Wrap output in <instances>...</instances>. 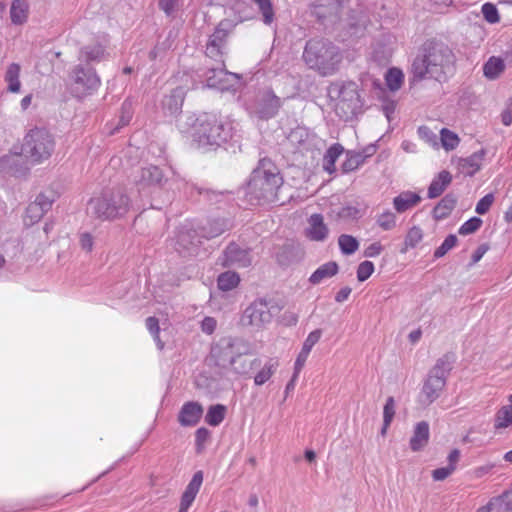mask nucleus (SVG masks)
<instances>
[{
  "label": "nucleus",
  "mask_w": 512,
  "mask_h": 512,
  "mask_svg": "<svg viewBox=\"0 0 512 512\" xmlns=\"http://www.w3.org/2000/svg\"><path fill=\"white\" fill-rule=\"evenodd\" d=\"M282 184L283 179L278 167L270 159L263 158L251 173L247 195L251 201L255 200L259 204L274 202Z\"/></svg>",
  "instance_id": "f257e3e1"
},
{
  "label": "nucleus",
  "mask_w": 512,
  "mask_h": 512,
  "mask_svg": "<svg viewBox=\"0 0 512 512\" xmlns=\"http://www.w3.org/2000/svg\"><path fill=\"white\" fill-rule=\"evenodd\" d=\"M303 60L306 65L321 76H331L338 71L342 61L339 48L331 41L323 38H314L307 41Z\"/></svg>",
  "instance_id": "f03ea898"
},
{
  "label": "nucleus",
  "mask_w": 512,
  "mask_h": 512,
  "mask_svg": "<svg viewBox=\"0 0 512 512\" xmlns=\"http://www.w3.org/2000/svg\"><path fill=\"white\" fill-rule=\"evenodd\" d=\"M230 135V128L213 113H203L193 123L192 138L198 149L210 150L219 147Z\"/></svg>",
  "instance_id": "7ed1b4c3"
},
{
  "label": "nucleus",
  "mask_w": 512,
  "mask_h": 512,
  "mask_svg": "<svg viewBox=\"0 0 512 512\" xmlns=\"http://www.w3.org/2000/svg\"><path fill=\"white\" fill-rule=\"evenodd\" d=\"M128 206V197L118 190L92 198L88 203L87 212L97 219L108 220L124 215L128 211Z\"/></svg>",
  "instance_id": "20e7f679"
},
{
  "label": "nucleus",
  "mask_w": 512,
  "mask_h": 512,
  "mask_svg": "<svg viewBox=\"0 0 512 512\" xmlns=\"http://www.w3.org/2000/svg\"><path fill=\"white\" fill-rule=\"evenodd\" d=\"M330 93L337 96L335 111L344 121L353 119L362 107L358 86L353 81L332 84Z\"/></svg>",
  "instance_id": "39448f33"
},
{
  "label": "nucleus",
  "mask_w": 512,
  "mask_h": 512,
  "mask_svg": "<svg viewBox=\"0 0 512 512\" xmlns=\"http://www.w3.org/2000/svg\"><path fill=\"white\" fill-rule=\"evenodd\" d=\"M54 147V138L48 130L34 128L24 137L22 152L32 162L41 163L51 157Z\"/></svg>",
  "instance_id": "423d86ee"
},
{
  "label": "nucleus",
  "mask_w": 512,
  "mask_h": 512,
  "mask_svg": "<svg viewBox=\"0 0 512 512\" xmlns=\"http://www.w3.org/2000/svg\"><path fill=\"white\" fill-rule=\"evenodd\" d=\"M69 81L71 93L79 99L92 95L101 85V79L95 69L83 63H79L71 69Z\"/></svg>",
  "instance_id": "0eeeda50"
},
{
  "label": "nucleus",
  "mask_w": 512,
  "mask_h": 512,
  "mask_svg": "<svg viewBox=\"0 0 512 512\" xmlns=\"http://www.w3.org/2000/svg\"><path fill=\"white\" fill-rule=\"evenodd\" d=\"M250 345L238 338L224 337L215 343L210 352V360L221 369H228L233 358L241 354H249Z\"/></svg>",
  "instance_id": "6e6552de"
},
{
  "label": "nucleus",
  "mask_w": 512,
  "mask_h": 512,
  "mask_svg": "<svg viewBox=\"0 0 512 512\" xmlns=\"http://www.w3.org/2000/svg\"><path fill=\"white\" fill-rule=\"evenodd\" d=\"M446 376V362L441 359L433 367L423 386L422 394L425 396V402L432 403L439 396L445 387Z\"/></svg>",
  "instance_id": "1a4fd4ad"
},
{
  "label": "nucleus",
  "mask_w": 512,
  "mask_h": 512,
  "mask_svg": "<svg viewBox=\"0 0 512 512\" xmlns=\"http://www.w3.org/2000/svg\"><path fill=\"white\" fill-rule=\"evenodd\" d=\"M282 106V100L275 95L271 89H264L257 93L254 104L253 112L260 119L273 118Z\"/></svg>",
  "instance_id": "9d476101"
},
{
  "label": "nucleus",
  "mask_w": 512,
  "mask_h": 512,
  "mask_svg": "<svg viewBox=\"0 0 512 512\" xmlns=\"http://www.w3.org/2000/svg\"><path fill=\"white\" fill-rule=\"evenodd\" d=\"M272 320L268 303L264 300H258L251 303L244 311L242 322L244 325L261 328Z\"/></svg>",
  "instance_id": "9b49d317"
},
{
  "label": "nucleus",
  "mask_w": 512,
  "mask_h": 512,
  "mask_svg": "<svg viewBox=\"0 0 512 512\" xmlns=\"http://www.w3.org/2000/svg\"><path fill=\"white\" fill-rule=\"evenodd\" d=\"M201 234L196 230L184 225L181 226L177 232L175 249L183 255H192L196 252L199 244Z\"/></svg>",
  "instance_id": "f8f14e48"
},
{
  "label": "nucleus",
  "mask_w": 512,
  "mask_h": 512,
  "mask_svg": "<svg viewBox=\"0 0 512 512\" xmlns=\"http://www.w3.org/2000/svg\"><path fill=\"white\" fill-rule=\"evenodd\" d=\"M167 182V177L163 171L155 165L142 167L135 176V183L139 189H145L151 186H163Z\"/></svg>",
  "instance_id": "ddd939ff"
},
{
  "label": "nucleus",
  "mask_w": 512,
  "mask_h": 512,
  "mask_svg": "<svg viewBox=\"0 0 512 512\" xmlns=\"http://www.w3.org/2000/svg\"><path fill=\"white\" fill-rule=\"evenodd\" d=\"M203 76L205 77L208 87L218 88L221 90L227 88L226 82L228 76H233L236 79H239L238 74L228 72L225 69L224 61H219V63L211 66L207 65V70L204 72Z\"/></svg>",
  "instance_id": "4468645a"
},
{
  "label": "nucleus",
  "mask_w": 512,
  "mask_h": 512,
  "mask_svg": "<svg viewBox=\"0 0 512 512\" xmlns=\"http://www.w3.org/2000/svg\"><path fill=\"white\" fill-rule=\"evenodd\" d=\"M251 262L252 259L249 251L232 243L225 249L221 263L226 267L245 268L248 267Z\"/></svg>",
  "instance_id": "2eb2a0df"
},
{
  "label": "nucleus",
  "mask_w": 512,
  "mask_h": 512,
  "mask_svg": "<svg viewBox=\"0 0 512 512\" xmlns=\"http://www.w3.org/2000/svg\"><path fill=\"white\" fill-rule=\"evenodd\" d=\"M425 54L423 55L430 68L435 71L438 76V71L442 72V68L446 62L445 47L442 43L436 41H429L425 44Z\"/></svg>",
  "instance_id": "dca6fc26"
},
{
  "label": "nucleus",
  "mask_w": 512,
  "mask_h": 512,
  "mask_svg": "<svg viewBox=\"0 0 512 512\" xmlns=\"http://www.w3.org/2000/svg\"><path fill=\"white\" fill-rule=\"evenodd\" d=\"M203 407L200 403L189 401L184 403L178 415V421L181 426H195L203 415Z\"/></svg>",
  "instance_id": "f3484780"
},
{
  "label": "nucleus",
  "mask_w": 512,
  "mask_h": 512,
  "mask_svg": "<svg viewBox=\"0 0 512 512\" xmlns=\"http://www.w3.org/2000/svg\"><path fill=\"white\" fill-rule=\"evenodd\" d=\"M485 156V151L480 150L469 157L457 159V169L460 174L464 176H473L476 174L482 166V162Z\"/></svg>",
  "instance_id": "a211bd4d"
},
{
  "label": "nucleus",
  "mask_w": 512,
  "mask_h": 512,
  "mask_svg": "<svg viewBox=\"0 0 512 512\" xmlns=\"http://www.w3.org/2000/svg\"><path fill=\"white\" fill-rule=\"evenodd\" d=\"M203 482V472L197 471L187 485L180 502L179 512H187Z\"/></svg>",
  "instance_id": "6ab92c4d"
},
{
  "label": "nucleus",
  "mask_w": 512,
  "mask_h": 512,
  "mask_svg": "<svg viewBox=\"0 0 512 512\" xmlns=\"http://www.w3.org/2000/svg\"><path fill=\"white\" fill-rule=\"evenodd\" d=\"M203 482V472L197 471L187 485L180 502L179 512H187Z\"/></svg>",
  "instance_id": "aec40b11"
},
{
  "label": "nucleus",
  "mask_w": 512,
  "mask_h": 512,
  "mask_svg": "<svg viewBox=\"0 0 512 512\" xmlns=\"http://www.w3.org/2000/svg\"><path fill=\"white\" fill-rule=\"evenodd\" d=\"M430 438L429 424L426 421L416 423L413 434L409 440V447L413 452L422 451L428 444Z\"/></svg>",
  "instance_id": "412c9836"
},
{
  "label": "nucleus",
  "mask_w": 512,
  "mask_h": 512,
  "mask_svg": "<svg viewBox=\"0 0 512 512\" xmlns=\"http://www.w3.org/2000/svg\"><path fill=\"white\" fill-rule=\"evenodd\" d=\"M308 223L309 228L307 229V235L311 240L323 241L327 237L328 228L321 214H312Z\"/></svg>",
  "instance_id": "4be33fe9"
},
{
  "label": "nucleus",
  "mask_w": 512,
  "mask_h": 512,
  "mask_svg": "<svg viewBox=\"0 0 512 512\" xmlns=\"http://www.w3.org/2000/svg\"><path fill=\"white\" fill-rule=\"evenodd\" d=\"M440 142L437 141V135L433 130L427 126H421L418 128V134L420 138L425 140L427 143L435 148L441 145L446 151H448V128L443 127L440 129Z\"/></svg>",
  "instance_id": "5701e85b"
},
{
  "label": "nucleus",
  "mask_w": 512,
  "mask_h": 512,
  "mask_svg": "<svg viewBox=\"0 0 512 512\" xmlns=\"http://www.w3.org/2000/svg\"><path fill=\"white\" fill-rule=\"evenodd\" d=\"M185 91L182 87L173 89L169 95L165 96L162 101L163 109L170 115L177 114L183 105Z\"/></svg>",
  "instance_id": "b1692460"
},
{
  "label": "nucleus",
  "mask_w": 512,
  "mask_h": 512,
  "mask_svg": "<svg viewBox=\"0 0 512 512\" xmlns=\"http://www.w3.org/2000/svg\"><path fill=\"white\" fill-rule=\"evenodd\" d=\"M105 49L100 44L86 45L79 51V61L85 62L84 65L90 63H98L105 58Z\"/></svg>",
  "instance_id": "393cba45"
},
{
  "label": "nucleus",
  "mask_w": 512,
  "mask_h": 512,
  "mask_svg": "<svg viewBox=\"0 0 512 512\" xmlns=\"http://www.w3.org/2000/svg\"><path fill=\"white\" fill-rule=\"evenodd\" d=\"M420 200L421 197L417 193L405 191L394 198L393 204L397 212L403 213L408 209L416 206Z\"/></svg>",
  "instance_id": "a878e982"
},
{
  "label": "nucleus",
  "mask_w": 512,
  "mask_h": 512,
  "mask_svg": "<svg viewBox=\"0 0 512 512\" xmlns=\"http://www.w3.org/2000/svg\"><path fill=\"white\" fill-rule=\"evenodd\" d=\"M338 264L330 261L319 266L310 276L309 281L313 285L321 283L323 280L331 278L338 273Z\"/></svg>",
  "instance_id": "bb28decb"
},
{
  "label": "nucleus",
  "mask_w": 512,
  "mask_h": 512,
  "mask_svg": "<svg viewBox=\"0 0 512 512\" xmlns=\"http://www.w3.org/2000/svg\"><path fill=\"white\" fill-rule=\"evenodd\" d=\"M228 229V223L223 218H217L208 221L206 225L201 227V237L211 239L220 236Z\"/></svg>",
  "instance_id": "cd10ccee"
},
{
  "label": "nucleus",
  "mask_w": 512,
  "mask_h": 512,
  "mask_svg": "<svg viewBox=\"0 0 512 512\" xmlns=\"http://www.w3.org/2000/svg\"><path fill=\"white\" fill-rule=\"evenodd\" d=\"M366 154L362 153H347V158L342 164L341 168L344 173L352 172L361 166L365 159L374 153V148L369 147L365 150Z\"/></svg>",
  "instance_id": "c85d7f7f"
},
{
  "label": "nucleus",
  "mask_w": 512,
  "mask_h": 512,
  "mask_svg": "<svg viewBox=\"0 0 512 512\" xmlns=\"http://www.w3.org/2000/svg\"><path fill=\"white\" fill-rule=\"evenodd\" d=\"M29 5L26 0H14L10 8V18L13 24L22 25L27 21Z\"/></svg>",
  "instance_id": "c756f323"
},
{
  "label": "nucleus",
  "mask_w": 512,
  "mask_h": 512,
  "mask_svg": "<svg viewBox=\"0 0 512 512\" xmlns=\"http://www.w3.org/2000/svg\"><path fill=\"white\" fill-rule=\"evenodd\" d=\"M251 352L249 354H241L233 358V363H231V370L240 375L247 374L253 367L254 363L258 362L256 358L251 359Z\"/></svg>",
  "instance_id": "7c9ffc66"
},
{
  "label": "nucleus",
  "mask_w": 512,
  "mask_h": 512,
  "mask_svg": "<svg viewBox=\"0 0 512 512\" xmlns=\"http://www.w3.org/2000/svg\"><path fill=\"white\" fill-rule=\"evenodd\" d=\"M344 148L342 145L336 143L333 144L325 153L323 157V168L329 174L335 172V163L339 156L343 153Z\"/></svg>",
  "instance_id": "2f4dec72"
},
{
  "label": "nucleus",
  "mask_w": 512,
  "mask_h": 512,
  "mask_svg": "<svg viewBox=\"0 0 512 512\" xmlns=\"http://www.w3.org/2000/svg\"><path fill=\"white\" fill-rule=\"evenodd\" d=\"M20 65L11 63L5 73V81L8 83V91L18 93L20 91L21 83L19 80Z\"/></svg>",
  "instance_id": "473e14b6"
},
{
  "label": "nucleus",
  "mask_w": 512,
  "mask_h": 512,
  "mask_svg": "<svg viewBox=\"0 0 512 512\" xmlns=\"http://www.w3.org/2000/svg\"><path fill=\"white\" fill-rule=\"evenodd\" d=\"M287 140L295 148L302 149L309 142V133L304 127H296L289 133Z\"/></svg>",
  "instance_id": "72a5a7b5"
},
{
  "label": "nucleus",
  "mask_w": 512,
  "mask_h": 512,
  "mask_svg": "<svg viewBox=\"0 0 512 512\" xmlns=\"http://www.w3.org/2000/svg\"><path fill=\"white\" fill-rule=\"evenodd\" d=\"M226 407L222 404H216L209 407L205 421L210 426H218L225 418L226 415Z\"/></svg>",
  "instance_id": "f704fd0d"
},
{
  "label": "nucleus",
  "mask_w": 512,
  "mask_h": 512,
  "mask_svg": "<svg viewBox=\"0 0 512 512\" xmlns=\"http://www.w3.org/2000/svg\"><path fill=\"white\" fill-rule=\"evenodd\" d=\"M491 505H495V512H511L512 490L504 491L501 495L491 498Z\"/></svg>",
  "instance_id": "c9c22d12"
},
{
  "label": "nucleus",
  "mask_w": 512,
  "mask_h": 512,
  "mask_svg": "<svg viewBox=\"0 0 512 512\" xmlns=\"http://www.w3.org/2000/svg\"><path fill=\"white\" fill-rule=\"evenodd\" d=\"M240 282V277L236 272L227 271L219 275L217 279L218 288L222 291H230Z\"/></svg>",
  "instance_id": "e433bc0d"
},
{
  "label": "nucleus",
  "mask_w": 512,
  "mask_h": 512,
  "mask_svg": "<svg viewBox=\"0 0 512 512\" xmlns=\"http://www.w3.org/2000/svg\"><path fill=\"white\" fill-rule=\"evenodd\" d=\"M448 185V171L443 170L439 173L438 178L434 179L428 189V197L436 198L442 194Z\"/></svg>",
  "instance_id": "4c0bfd02"
},
{
  "label": "nucleus",
  "mask_w": 512,
  "mask_h": 512,
  "mask_svg": "<svg viewBox=\"0 0 512 512\" xmlns=\"http://www.w3.org/2000/svg\"><path fill=\"white\" fill-rule=\"evenodd\" d=\"M504 70V63L500 58L491 57L483 67V73L488 79H496Z\"/></svg>",
  "instance_id": "58836bf2"
},
{
  "label": "nucleus",
  "mask_w": 512,
  "mask_h": 512,
  "mask_svg": "<svg viewBox=\"0 0 512 512\" xmlns=\"http://www.w3.org/2000/svg\"><path fill=\"white\" fill-rule=\"evenodd\" d=\"M257 7L262 15L264 24L270 25L275 18V12L271 0H251Z\"/></svg>",
  "instance_id": "ea45409f"
},
{
  "label": "nucleus",
  "mask_w": 512,
  "mask_h": 512,
  "mask_svg": "<svg viewBox=\"0 0 512 512\" xmlns=\"http://www.w3.org/2000/svg\"><path fill=\"white\" fill-rule=\"evenodd\" d=\"M412 71L415 78L422 79L426 75H430L431 77H437L435 75V71L430 68L427 60H425L424 56L417 57L412 64Z\"/></svg>",
  "instance_id": "a19ab883"
},
{
  "label": "nucleus",
  "mask_w": 512,
  "mask_h": 512,
  "mask_svg": "<svg viewBox=\"0 0 512 512\" xmlns=\"http://www.w3.org/2000/svg\"><path fill=\"white\" fill-rule=\"evenodd\" d=\"M404 80V74L400 69L391 68L385 75L386 85L391 91H397L401 88Z\"/></svg>",
  "instance_id": "79ce46f5"
},
{
  "label": "nucleus",
  "mask_w": 512,
  "mask_h": 512,
  "mask_svg": "<svg viewBox=\"0 0 512 512\" xmlns=\"http://www.w3.org/2000/svg\"><path fill=\"white\" fill-rule=\"evenodd\" d=\"M338 245L344 255H351L359 248L358 240L348 234H342L338 238Z\"/></svg>",
  "instance_id": "37998d69"
},
{
  "label": "nucleus",
  "mask_w": 512,
  "mask_h": 512,
  "mask_svg": "<svg viewBox=\"0 0 512 512\" xmlns=\"http://www.w3.org/2000/svg\"><path fill=\"white\" fill-rule=\"evenodd\" d=\"M512 424V409L510 406H503L495 416V428L503 429Z\"/></svg>",
  "instance_id": "c03bdc74"
},
{
  "label": "nucleus",
  "mask_w": 512,
  "mask_h": 512,
  "mask_svg": "<svg viewBox=\"0 0 512 512\" xmlns=\"http://www.w3.org/2000/svg\"><path fill=\"white\" fill-rule=\"evenodd\" d=\"M227 36L228 32L225 28H223V23L221 22L216 27L214 33L209 37L207 43L224 50Z\"/></svg>",
  "instance_id": "a18cd8bd"
},
{
  "label": "nucleus",
  "mask_w": 512,
  "mask_h": 512,
  "mask_svg": "<svg viewBox=\"0 0 512 512\" xmlns=\"http://www.w3.org/2000/svg\"><path fill=\"white\" fill-rule=\"evenodd\" d=\"M184 0H159L160 9L169 17H175Z\"/></svg>",
  "instance_id": "49530a36"
},
{
  "label": "nucleus",
  "mask_w": 512,
  "mask_h": 512,
  "mask_svg": "<svg viewBox=\"0 0 512 512\" xmlns=\"http://www.w3.org/2000/svg\"><path fill=\"white\" fill-rule=\"evenodd\" d=\"M422 238L423 234L420 228H411L405 237V247L401 250V252L405 253L408 248L416 247V245L422 240Z\"/></svg>",
  "instance_id": "de8ad7c7"
},
{
  "label": "nucleus",
  "mask_w": 512,
  "mask_h": 512,
  "mask_svg": "<svg viewBox=\"0 0 512 512\" xmlns=\"http://www.w3.org/2000/svg\"><path fill=\"white\" fill-rule=\"evenodd\" d=\"M481 12L483 14L484 19L490 24H495L500 21V16L497 7L490 2H486L482 5Z\"/></svg>",
  "instance_id": "09e8293b"
},
{
  "label": "nucleus",
  "mask_w": 512,
  "mask_h": 512,
  "mask_svg": "<svg viewBox=\"0 0 512 512\" xmlns=\"http://www.w3.org/2000/svg\"><path fill=\"white\" fill-rule=\"evenodd\" d=\"M146 327L153 336L157 347L162 350L164 347V343L161 341L159 337L160 327H159V321L156 317H148L146 319Z\"/></svg>",
  "instance_id": "8fccbe9b"
},
{
  "label": "nucleus",
  "mask_w": 512,
  "mask_h": 512,
  "mask_svg": "<svg viewBox=\"0 0 512 512\" xmlns=\"http://www.w3.org/2000/svg\"><path fill=\"white\" fill-rule=\"evenodd\" d=\"M482 223L483 221L479 217H472L461 225L458 233L460 235L472 234L481 227Z\"/></svg>",
  "instance_id": "3c124183"
},
{
  "label": "nucleus",
  "mask_w": 512,
  "mask_h": 512,
  "mask_svg": "<svg viewBox=\"0 0 512 512\" xmlns=\"http://www.w3.org/2000/svg\"><path fill=\"white\" fill-rule=\"evenodd\" d=\"M45 212L37 206L35 203H30L28 207L26 208V216L25 221L29 219V222H26L29 225H32L36 222H38L43 216Z\"/></svg>",
  "instance_id": "603ef678"
},
{
  "label": "nucleus",
  "mask_w": 512,
  "mask_h": 512,
  "mask_svg": "<svg viewBox=\"0 0 512 512\" xmlns=\"http://www.w3.org/2000/svg\"><path fill=\"white\" fill-rule=\"evenodd\" d=\"M377 224L383 229V230H391L396 225V216L391 211H385L382 214H380L377 218Z\"/></svg>",
  "instance_id": "864d4df0"
},
{
  "label": "nucleus",
  "mask_w": 512,
  "mask_h": 512,
  "mask_svg": "<svg viewBox=\"0 0 512 512\" xmlns=\"http://www.w3.org/2000/svg\"><path fill=\"white\" fill-rule=\"evenodd\" d=\"M276 368L275 363H267L255 376L254 381L256 385H262L270 379Z\"/></svg>",
  "instance_id": "5fc2aeb1"
},
{
  "label": "nucleus",
  "mask_w": 512,
  "mask_h": 512,
  "mask_svg": "<svg viewBox=\"0 0 512 512\" xmlns=\"http://www.w3.org/2000/svg\"><path fill=\"white\" fill-rule=\"evenodd\" d=\"M494 200L495 197L493 193L486 194L477 202L475 212L479 215L486 214L490 210Z\"/></svg>",
  "instance_id": "6e6d98bb"
},
{
  "label": "nucleus",
  "mask_w": 512,
  "mask_h": 512,
  "mask_svg": "<svg viewBox=\"0 0 512 512\" xmlns=\"http://www.w3.org/2000/svg\"><path fill=\"white\" fill-rule=\"evenodd\" d=\"M374 272V264L371 261H363L357 268V279L360 282L367 280Z\"/></svg>",
  "instance_id": "4d7b16f0"
},
{
  "label": "nucleus",
  "mask_w": 512,
  "mask_h": 512,
  "mask_svg": "<svg viewBox=\"0 0 512 512\" xmlns=\"http://www.w3.org/2000/svg\"><path fill=\"white\" fill-rule=\"evenodd\" d=\"M390 58H391V51L384 47L375 48L372 53V59L378 65L388 64V62L390 61Z\"/></svg>",
  "instance_id": "13d9d810"
},
{
  "label": "nucleus",
  "mask_w": 512,
  "mask_h": 512,
  "mask_svg": "<svg viewBox=\"0 0 512 512\" xmlns=\"http://www.w3.org/2000/svg\"><path fill=\"white\" fill-rule=\"evenodd\" d=\"M395 415V401L393 397H388L383 408V420L385 424H391Z\"/></svg>",
  "instance_id": "bf43d9fd"
},
{
  "label": "nucleus",
  "mask_w": 512,
  "mask_h": 512,
  "mask_svg": "<svg viewBox=\"0 0 512 512\" xmlns=\"http://www.w3.org/2000/svg\"><path fill=\"white\" fill-rule=\"evenodd\" d=\"M321 335H322V331L320 329H316V330L310 332L303 343L302 350L310 353L313 346L320 340Z\"/></svg>",
  "instance_id": "052dcab7"
},
{
  "label": "nucleus",
  "mask_w": 512,
  "mask_h": 512,
  "mask_svg": "<svg viewBox=\"0 0 512 512\" xmlns=\"http://www.w3.org/2000/svg\"><path fill=\"white\" fill-rule=\"evenodd\" d=\"M433 216L436 220L445 219L448 216V200L444 197L433 209Z\"/></svg>",
  "instance_id": "680f3d73"
},
{
  "label": "nucleus",
  "mask_w": 512,
  "mask_h": 512,
  "mask_svg": "<svg viewBox=\"0 0 512 512\" xmlns=\"http://www.w3.org/2000/svg\"><path fill=\"white\" fill-rule=\"evenodd\" d=\"M209 437H210V431L208 429L201 427L196 430L195 438H196V446H197L198 452H200L202 450L204 444L206 443V441L208 440Z\"/></svg>",
  "instance_id": "e2e57ef3"
},
{
  "label": "nucleus",
  "mask_w": 512,
  "mask_h": 512,
  "mask_svg": "<svg viewBox=\"0 0 512 512\" xmlns=\"http://www.w3.org/2000/svg\"><path fill=\"white\" fill-rule=\"evenodd\" d=\"M223 54L224 50L207 43L206 56L210 59H213L215 61V64L219 63V61H224Z\"/></svg>",
  "instance_id": "0e129e2a"
},
{
  "label": "nucleus",
  "mask_w": 512,
  "mask_h": 512,
  "mask_svg": "<svg viewBox=\"0 0 512 512\" xmlns=\"http://www.w3.org/2000/svg\"><path fill=\"white\" fill-rule=\"evenodd\" d=\"M53 201L54 200L52 198L41 193L36 197L33 203L37 204V206H39V208H41L46 213L51 208Z\"/></svg>",
  "instance_id": "69168bd1"
},
{
  "label": "nucleus",
  "mask_w": 512,
  "mask_h": 512,
  "mask_svg": "<svg viewBox=\"0 0 512 512\" xmlns=\"http://www.w3.org/2000/svg\"><path fill=\"white\" fill-rule=\"evenodd\" d=\"M308 356H309V353L305 352L304 350L301 349V351L299 352V354L297 356V359L295 361L294 378L298 377V374L300 373V371L304 367L305 362H306Z\"/></svg>",
  "instance_id": "338daca9"
},
{
  "label": "nucleus",
  "mask_w": 512,
  "mask_h": 512,
  "mask_svg": "<svg viewBox=\"0 0 512 512\" xmlns=\"http://www.w3.org/2000/svg\"><path fill=\"white\" fill-rule=\"evenodd\" d=\"M382 251H383V246L381 245V243L380 242H374V243L370 244L364 250L363 254L367 258H373V257H377L378 255H380Z\"/></svg>",
  "instance_id": "774afa93"
}]
</instances>
